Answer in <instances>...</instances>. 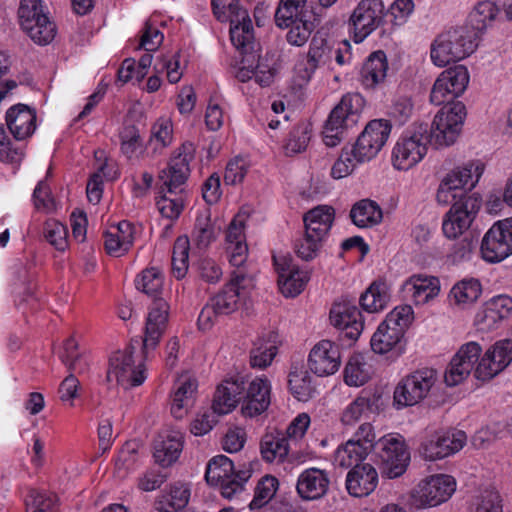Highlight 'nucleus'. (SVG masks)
Masks as SVG:
<instances>
[{
    "label": "nucleus",
    "instance_id": "c03bdc74",
    "mask_svg": "<svg viewBox=\"0 0 512 512\" xmlns=\"http://www.w3.org/2000/svg\"><path fill=\"white\" fill-rule=\"evenodd\" d=\"M308 0H279L275 11V23L279 28H288L305 17Z\"/></svg>",
    "mask_w": 512,
    "mask_h": 512
},
{
    "label": "nucleus",
    "instance_id": "e2e57ef3",
    "mask_svg": "<svg viewBox=\"0 0 512 512\" xmlns=\"http://www.w3.org/2000/svg\"><path fill=\"white\" fill-rule=\"evenodd\" d=\"M311 136V125L302 122L294 127L289 133V137L284 146L286 155H295L301 153L307 148Z\"/></svg>",
    "mask_w": 512,
    "mask_h": 512
},
{
    "label": "nucleus",
    "instance_id": "a19ab883",
    "mask_svg": "<svg viewBox=\"0 0 512 512\" xmlns=\"http://www.w3.org/2000/svg\"><path fill=\"white\" fill-rule=\"evenodd\" d=\"M190 489L187 484L177 482L167 488L157 501L160 512H178L189 502Z\"/></svg>",
    "mask_w": 512,
    "mask_h": 512
},
{
    "label": "nucleus",
    "instance_id": "6ab92c4d",
    "mask_svg": "<svg viewBox=\"0 0 512 512\" xmlns=\"http://www.w3.org/2000/svg\"><path fill=\"white\" fill-rule=\"evenodd\" d=\"M466 441L467 436L462 430L437 432L422 443L420 454L429 461L443 459L459 452Z\"/></svg>",
    "mask_w": 512,
    "mask_h": 512
},
{
    "label": "nucleus",
    "instance_id": "bf43d9fd",
    "mask_svg": "<svg viewBox=\"0 0 512 512\" xmlns=\"http://www.w3.org/2000/svg\"><path fill=\"white\" fill-rule=\"evenodd\" d=\"M364 162L358 158L357 152L352 145L345 146L331 168V176L334 179L345 178L355 170L358 164Z\"/></svg>",
    "mask_w": 512,
    "mask_h": 512
},
{
    "label": "nucleus",
    "instance_id": "4be33fe9",
    "mask_svg": "<svg viewBox=\"0 0 512 512\" xmlns=\"http://www.w3.org/2000/svg\"><path fill=\"white\" fill-rule=\"evenodd\" d=\"M274 264L278 272V285L285 297L300 294L309 280V273L299 269L291 258L274 256Z\"/></svg>",
    "mask_w": 512,
    "mask_h": 512
},
{
    "label": "nucleus",
    "instance_id": "37998d69",
    "mask_svg": "<svg viewBox=\"0 0 512 512\" xmlns=\"http://www.w3.org/2000/svg\"><path fill=\"white\" fill-rule=\"evenodd\" d=\"M277 352V335L271 332L254 343L250 352V364L254 368H266L272 363Z\"/></svg>",
    "mask_w": 512,
    "mask_h": 512
},
{
    "label": "nucleus",
    "instance_id": "72a5a7b5",
    "mask_svg": "<svg viewBox=\"0 0 512 512\" xmlns=\"http://www.w3.org/2000/svg\"><path fill=\"white\" fill-rule=\"evenodd\" d=\"M36 113L24 104H17L11 107L6 113V123L18 140L31 136L36 129Z\"/></svg>",
    "mask_w": 512,
    "mask_h": 512
},
{
    "label": "nucleus",
    "instance_id": "a211bd4d",
    "mask_svg": "<svg viewBox=\"0 0 512 512\" xmlns=\"http://www.w3.org/2000/svg\"><path fill=\"white\" fill-rule=\"evenodd\" d=\"M391 125L387 120L375 119L370 121L352 147L362 161H370L377 156L388 140Z\"/></svg>",
    "mask_w": 512,
    "mask_h": 512
},
{
    "label": "nucleus",
    "instance_id": "5701e85b",
    "mask_svg": "<svg viewBox=\"0 0 512 512\" xmlns=\"http://www.w3.org/2000/svg\"><path fill=\"white\" fill-rule=\"evenodd\" d=\"M341 364L339 346L330 340L318 342L308 357L309 369L318 376H329L336 373Z\"/></svg>",
    "mask_w": 512,
    "mask_h": 512
},
{
    "label": "nucleus",
    "instance_id": "58836bf2",
    "mask_svg": "<svg viewBox=\"0 0 512 512\" xmlns=\"http://www.w3.org/2000/svg\"><path fill=\"white\" fill-rule=\"evenodd\" d=\"M121 153L129 160H140L146 148L139 129L135 125L125 124L119 131Z\"/></svg>",
    "mask_w": 512,
    "mask_h": 512
},
{
    "label": "nucleus",
    "instance_id": "9b49d317",
    "mask_svg": "<svg viewBox=\"0 0 512 512\" xmlns=\"http://www.w3.org/2000/svg\"><path fill=\"white\" fill-rule=\"evenodd\" d=\"M378 447L382 475L388 479L402 476L411 460L404 437L397 433H389L378 440Z\"/></svg>",
    "mask_w": 512,
    "mask_h": 512
},
{
    "label": "nucleus",
    "instance_id": "aec40b11",
    "mask_svg": "<svg viewBox=\"0 0 512 512\" xmlns=\"http://www.w3.org/2000/svg\"><path fill=\"white\" fill-rule=\"evenodd\" d=\"M511 311L512 298L504 294L496 295L486 301L478 310L474 318V325L478 331H492L510 315Z\"/></svg>",
    "mask_w": 512,
    "mask_h": 512
},
{
    "label": "nucleus",
    "instance_id": "774afa93",
    "mask_svg": "<svg viewBox=\"0 0 512 512\" xmlns=\"http://www.w3.org/2000/svg\"><path fill=\"white\" fill-rule=\"evenodd\" d=\"M370 406L369 398L364 396L357 397L343 410L341 415L342 424L345 426H354L369 413Z\"/></svg>",
    "mask_w": 512,
    "mask_h": 512
},
{
    "label": "nucleus",
    "instance_id": "69168bd1",
    "mask_svg": "<svg viewBox=\"0 0 512 512\" xmlns=\"http://www.w3.org/2000/svg\"><path fill=\"white\" fill-rule=\"evenodd\" d=\"M30 39L38 45H48L51 43L57 33L56 25L50 20L49 16L41 17L31 29L25 31Z\"/></svg>",
    "mask_w": 512,
    "mask_h": 512
},
{
    "label": "nucleus",
    "instance_id": "6e6552de",
    "mask_svg": "<svg viewBox=\"0 0 512 512\" xmlns=\"http://www.w3.org/2000/svg\"><path fill=\"white\" fill-rule=\"evenodd\" d=\"M364 108V99L358 93L346 94L331 111L323 130V141L328 147L337 146L345 129L354 126Z\"/></svg>",
    "mask_w": 512,
    "mask_h": 512
},
{
    "label": "nucleus",
    "instance_id": "052dcab7",
    "mask_svg": "<svg viewBox=\"0 0 512 512\" xmlns=\"http://www.w3.org/2000/svg\"><path fill=\"white\" fill-rule=\"evenodd\" d=\"M289 388L299 401H308L315 393L312 377L307 371H295L289 375Z\"/></svg>",
    "mask_w": 512,
    "mask_h": 512
},
{
    "label": "nucleus",
    "instance_id": "8fccbe9b",
    "mask_svg": "<svg viewBox=\"0 0 512 512\" xmlns=\"http://www.w3.org/2000/svg\"><path fill=\"white\" fill-rule=\"evenodd\" d=\"M166 23L167 20L161 14H153L145 24L140 47L146 52L155 51L163 42L164 35L160 27H164Z\"/></svg>",
    "mask_w": 512,
    "mask_h": 512
},
{
    "label": "nucleus",
    "instance_id": "7ed1b4c3",
    "mask_svg": "<svg viewBox=\"0 0 512 512\" xmlns=\"http://www.w3.org/2000/svg\"><path fill=\"white\" fill-rule=\"evenodd\" d=\"M140 348L138 341L131 344L122 351L112 354L109 360L107 380L116 383L124 390L141 386L147 379V368L144 363V354L148 351Z\"/></svg>",
    "mask_w": 512,
    "mask_h": 512
},
{
    "label": "nucleus",
    "instance_id": "2f4dec72",
    "mask_svg": "<svg viewBox=\"0 0 512 512\" xmlns=\"http://www.w3.org/2000/svg\"><path fill=\"white\" fill-rule=\"evenodd\" d=\"M95 159L97 162L96 172L92 174L87 183V198L89 202L97 204L103 192V179L115 180L118 178V169L114 163H110L103 150L95 152Z\"/></svg>",
    "mask_w": 512,
    "mask_h": 512
},
{
    "label": "nucleus",
    "instance_id": "20e7f679",
    "mask_svg": "<svg viewBox=\"0 0 512 512\" xmlns=\"http://www.w3.org/2000/svg\"><path fill=\"white\" fill-rule=\"evenodd\" d=\"M414 312L410 305L395 307L378 326L371 337L372 350L380 355L392 353L398 356L402 353V339L405 330L412 323Z\"/></svg>",
    "mask_w": 512,
    "mask_h": 512
},
{
    "label": "nucleus",
    "instance_id": "f8f14e48",
    "mask_svg": "<svg viewBox=\"0 0 512 512\" xmlns=\"http://www.w3.org/2000/svg\"><path fill=\"white\" fill-rule=\"evenodd\" d=\"M465 116L466 108L460 101L442 107L429 127L435 145L447 147L454 144L462 130Z\"/></svg>",
    "mask_w": 512,
    "mask_h": 512
},
{
    "label": "nucleus",
    "instance_id": "e433bc0d",
    "mask_svg": "<svg viewBox=\"0 0 512 512\" xmlns=\"http://www.w3.org/2000/svg\"><path fill=\"white\" fill-rule=\"evenodd\" d=\"M481 293L482 285L478 279L465 278L452 287L449 300L459 309H466L479 299Z\"/></svg>",
    "mask_w": 512,
    "mask_h": 512
},
{
    "label": "nucleus",
    "instance_id": "0eeeda50",
    "mask_svg": "<svg viewBox=\"0 0 512 512\" xmlns=\"http://www.w3.org/2000/svg\"><path fill=\"white\" fill-rule=\"evenodd\" d=\"M251 477L248 469L236 471L230 458L217 455L207 464L205 479L211 486L218 487L221 495L231 500L244 490V485Z\"/></svg>",
    "mask_w": 512,
    "mask_h": 512
},
{
    "label": "nucleus",
    "instance_id": "f03ea898",
    "mask_svg": "<svg viewBox=\"0 0 512 512\" xmlns=\"http://www.w3.org/2000/svg\"><path fill=\"white\" fill-rule=\"evenodd\" d=\"M477 32L469 26L452 27L439 33L430 45L431 62L439 68L470 56L477 48Z\"/></svg>",
    "mask_w": 512,
    "mask_h": 512
},
{
    "label": "nucleus",
    "instance_id": "0e129e2a",
    "mask_svg": "<svg viewBox=\"0 0 512 512\" xmlns=\"http://www.w3.org/2000/svg\"><path fill=\"white\" fill-rule=\"evenodd\" d=\"M404 378L425 399L437 381V373L434 369L422 368L408 374Z\"/></svg>",
    "mask_w": 512,
    "mask_h": 512
},
{
    "label": "nucleus",
    "instance_id": "412c9836",
    "mask_svg": "<svg viewBox=\"0 0 512 512\" xmlns=\"http://www.w3.org/2000/svg\"><path fill=\"white\" fill-rule=\"evenodd\" d=\"M330 322L352 341L358 339L364 328L361 312L355 305L347 301L333 304L330 310Z\"/></svg>",
    "mask_w": 512,
    "mask_h": 512
},
{
    "label": "nucleus",
    "instance_id": "f704fd0d",
    "mask_svg": "<svg viewBox=\"0 0 512 512\" xmlns=\"http://www.w3.org/2000/svg\"><path fill=\"white\" fill-rule=\"evenodd\" d=\"M182 449L183 441L179 433H161L154 441L153 457L157 464L168 467L179 458Z\"/></svg>",
    "mask_w": 512,
    "mask_h": 512
},
{
    "label": "nucleus",
    "instance_id": "49530a36",
    "mask_svg": "<svg viewBox=\"0 0 512 512\" xmlns=\"http://www.w3.org/2000/svg\"><path fill=\"white\" fill-rule=\"evenodd\" d=\"M372 375V367L361 354L351 356L344 369V381L349 386L364 385Z\"/></svg>",
    "mask_w": 512,
    "mask_h": 512
},
{
    "label": "nucleus",
    "instance_id": "a878e982",
    "mask_svg": "<svg viewBox=\"0 0 512 512\" xmlns=\"http://www.w3.org/2000/svg\"><path fill=\"white\" fill-rule=\"evenodd\" d=\"M329 485V473L326 470L311 467L299 474L296 491L303 500L314 501L323 498L327 494Z\"/></svg>",
    "mask_w": 512,
    "mask_h": 512
},
{
    "label": "nucleus",
    "instance_id": "1a4fd4ad",
    "mask_svg": "<svg viewBox=\"0 0 512 512\" xmlns=\"http://www.w3.org/2000/svg\"><path fill=\"white\" fill-rule=\"evenodd\" d=\"M484 170L485 164L481 160H470L454 168L439 184L436 194L438 203L447 205L457 197H463V190L473 189Z\"/></svg>",
    "mask_w": 512,
    "mask_h": 512
},
{
    "label": "nucleus",
    "instance_id": "bb28decb",
    "mask_svg": "<svg viewBox=\"0 0 512 512\" xmlns=\"http://www.w3.org/2000/svg\"><path fill=\"white\" fill-rule=\"evenodd\" d=\"M139 233L140 227L126 220L111 226L105 233L106 252L113 257L123 256L133 246Z\"/></svg>",
    "mask_w": 512,
    "mask_h": 512
},
{
    "label": "nucleus",
    "instance_id": "864d4df0",
    "mask_svg": "<svg viewBox=\"0 0 512 512\" xmlns=\"http://www.w3.org/2000/svg\"><path fill=\"white\" fill-rule=\"evenodd\" d=\"M370 454L357 443L348 440L340 445L334 453V463L340 467L349 468L356 465H362V461Z\"/></svg>",
    "mask_w": 512,
    "mask_h": 512
},
{
    "label": "nucleus",
    "instance_id": "ddd939ff",
    "mask_svg": "<svg viewBox=\"0 0 512 512\" xmlns=\"http://www.w3.org/2000/svg\"><path fill=\"white\" fill-rule=\"evenodd\" d=\"M480 252L489 263H498L512 255V217L495 222L484 234Z\"/></svg>",
    "mask_w": 512,
    "mask_h": 512
},
{
    "label": "nucleus",
    "instance_id": "603ef678",
    "mask_svg": "<svg viewBox=\"0 0 512 512\" xmlns=\"http://www.w3.org/2000/svg\"><path fill=\"white\" fill-rule=\"evenodd\" d=\"M240 19L230 23L231 42L237 49H244L254 40V30L248 12H240Z\"/></svg>",
    "mask_w": 512,
    "mask_h": 512
},
{
    "label": "nucleus",
    "instance_id": "c756f323",
    "mask_svg": "<svg viewBox=\"0 0 512 512\" xmlns=\"http://www.w3.org/2000/svg\"><path fill=\"white\" fill-rule=\"evenodd\" d=\"M271 385L266 378L256 377L246 390L241 411L246 417H254L263 413L270 405Z\"/></svg>",
    "mask_w": 512,
    "mask_h": 512
},
{
    "label": "nucleus",
    "instance_id": "4468645a",
    "mask_svg": "<svg viewBox=\"0 0 512 512\" xmlns=\"http://www.w3.org/2000/svg\"><path fill=\"white\" fill-rule=\"evenodd\" d=\"M480 200L473 195H465L455 202L445 213L442 232L448 239H456L471 226L480 209Z\"/></svg>",
    "mask_w": 512,
    "mask_h": 512
},
{
    "label": "nucleus",
    "instance_id": "b1692460",
    "mask_svg": "<svg viewBox=\"0 0 512 512\" xmlns=\"http://www.w3.org/2000/svg\"><path fill=\"white\" fill-rule=\"evenodd\" d=\"M192 160L191 144H183L177 154L171 159L169 167L160 174V180L168 193L173 194L182 190V185L190 174V161Z\"/></svg>",
    "mask_w": 512,
    "mask_h": 512
},
{
    "label": "nucleus",
    "instance_id": "6e6d98bb",
    "mask_svg": "<svg viewBox=\"0 0 512 512\" xmlns=\"http://www.w3.org/2000/svg\"><path fill=\"white\" fill-rule=\"evenodd\" d=\"M48 16L42 0H21L18 9L19 24L25 32L38 22L41 17Z\"/></svg>",
    "mask_w": 512,
    "mask_h": 512
},
{
    "label": "nucleus",
    "instance_id": "338daca9",
    "mask_svg": "<svg viewBox=\"0 0 512 512\" xmlns=\"http://www.w3.org/2000/svg\"><path fill=\"white\" fill-rule=\"evenodd\" d=\"M424 398L409 385L403 377L396 385L393 393V405L397 409L414 406L420 403Z\"/></svg>",
    "mask_w": 512,
    "mask_h": 512
},
{
    "label": "nucleus",
    "instance_id": "09e8293b",
    "mask_svg": "<svg viewBox=\"0 0 512 512\" xmlns=\"http://www.w3.org/2000/svg\"><path fill=\"white\" fill-rule=\"evenodd\" d=\"M289 452L288 439L277 433L266 434L261 441V454L267 462H282Z\"/></svg>",
    "mask_w": 512,
    "mask_h": 512
},
{
    "label": "nucleus",
    "instance_id": "680f3d73",
    "mask_svg": "<svg viewBox=\"0 0 512 512\" xmlns=\"http://www.w3.org/2000/svg\"><path fill=\"white\" fill-rule=\"evenodd\" d=\"M43 234L46 241L56 250L64 252L68 244V229L56 219H48L44 223Z\"/></svg>",
    "mask_w": 512,
    "mask_h": 512
},
{
    "label": "nucleus",
    "instance_id": "9d476101",
    "mask_svg": "<svg viewBox=\"0 0 512 512\" xmlns=\"http://www.w3.org/2000/svg\"><path fill=\"white\" fill-rule=\"evenodd\" d=\"M456 490L455 479L447 474L431 475L411 491L409 506L415 509L436 507L448 501Z\"/></svg>",
    "mask_w": 512,
    "mask_h": 512
},
{
    "label": "nucleus",
    "instance_id": "dca6fc26",
    "mask_svg": "<svg viewBox=\"0 0 512 512\" xmlns=\"http://www.w3.org/2000/svg\"><path fill=\"white\" fill-rule=\"evenodd\" d=\"M250 212L249 207H242L230 222L226 232L229 263L237 269H245L248 257L245 228Z\"/></svg>",
    "mask_w": 512,
    "mask_h": 512
},
{
    "label": "nucleus",
    "instance_id": "39448f33",
    "mask_svg": "<svg viewBox=\"0 0 512 512\" xmlns=\"http://www.w3.org/2000/svg\"><path fill=\"white\" fill-rule=\"evenodd\" d=\"M335 218V210L328 205H319L303 217L305 233L296 244L297 255L309 261L314 259L326 240Z\"/></svg>",
    "mask_w": 512,
    "mask_h": 512
},
{
    "label": "nucleus",
    "instance_id": "f257e3e1",
    "mask_svg": "<svg viewBox=\"0 0 512 512\" xmlns=\"http://www.w3.org/2000/svg\"><path fill=\"white\" fill-rule=\"evenodd\" d=\"M511 362L512 340H499L485 352L478 342L470 341L453 356L444 379L448 386H456L474 372L477 380L487 382L503 372Z\"/></svg>",
    "mask_w": 512,
    "mask_h": 512
},
{
    "label": "nucleus",
    "instance_id": "473e14b6",
    "mask_svg": "<svg viewBox=\"0 0 512 512\" xmlns=\"http://www.w3.org/2000/svg\"><path fill=\"white\" fill-rule=\"evenodd\" d=\"M244 390V382L240 377H231L222 381L218 385L212 408L215 413L225 415L233 411L239 401L240 395Z\"/></svg>",
    "mask_w": 512,
    "mask_h": 512
},
{
    "label": "nucleus",
    "instance_id": "f3484780",
    "mask_svg": "<svg viewBox=\"0 0 512 512\" xmlns=\"http://www.w3.org/2000/svg\"><path fill=\"white\" fill-rule=\"evenodd\" d=\"M384 9L382 0H361L357 4L349 19L356 43H361L377 29L383 20Z\"/></svg>",
    "mask_w": 512,
    "mask_h": 512
},
{
    "label": "nucleus",
    "instance_id": "de8ad7c7",
    "mask_svg": "<svg viewBox=\"0 0 512 512\" xmlns=\"http://www.w3.org/2000/svg\"><path fill=\"white\" fill-rule=\"evenodd\" d=\"M10 292L18 306L32 305L36 302L35 285L30 281L25 268H21L13 278Z\"/></svg>",
    "mask_w": 512,
    "mask_h": 512
},
{
    "label": "nucleus",
    "instance_id": "13d9d810",
    "mask_svg": "<svg viewBox=\"0 0 512 512\" xmlns=\"http://www.w3.org/2000/svg\"><path fill=\"white\" fill-rule=\"evenodd\" d=\"M279 487L277 478L271 475L262 477L254 491V497L249 504L251 510L260 509L267 505L275 496Z\"/></svg>",
    "mask_w": 512,
    "mask_h": 512
},
{
    "label": "nucleus",
    "instance_id": "3c124183",
    "mask_svg": "<svg viewBox=\"0 0 512 512\" xmlns=\"http://www.w3.org/2000/svg\"><path fill=\"white\" fill-rule=\"evenodd\" d=\"M137 290L156 299L162 292L164 286V275L156 267H149L142 270L135 279Z\"/></svg>",
    "mask_w": 512,
    "mask_h": 512
},
{
    "label": "nucleus",
    "instance_id": "5fc2aeb1",
    "mask_svg": "<svg viewBox=\"0 0 512 512\" xmlns=\"http://www.w3.org/2000/svg\"><path fill=\"white\" fill-rule=\"evenodd\" d=\"M140 445L136 441L126 442L118 453L115 468L119 477H125L130 471L137 468L140 463Z\"/></svg>",
    "mask_w": 512,
    "mask_h": 512
},
{
    "label": "nucleus",
    "instance_id": "c85d7f7f",
    "mask_svg": "<svg viewBox=\"0 0 512 512\" xmlns=\"http://www.w3.org/2000/svg\"><path fill=\"white\" fill-rule=\"evenodd\" d=\"M378 481L376 468L370 463H363L349 470L346 475L345 486L351 496L365 497L376 489Z\"/></svg>",
    "mask_w": 512,
    "mask_h": 512
},
{
    "label": "nucleus",
    "instance_id": "cd10ccee",
    "mask_svg": "<svg viewBox=\"0 0 512 512\" xmlns=\"http://www.w3.org/2000/svg\"><path fill=\"white\" fill-rule=\"evenodd\" d=\"M402 291L415 305H424L438 296L440 281L434 276L414 274L403 283Z\"/></svg>",
    "mask_w": 512,
    "mask_h": 512
},
{
    "label": "nucleus",
    "instance_id": "4c0bfd02",
    "mask_svg": "<svg viewBox=\"0 0 512 512\" xmlns=\"http://www.w3.org/2000/svg\"><path fill=\"white\" fill-rule=\"evenodd\" d=\"M388 63L383 51L373 52L361 70V82L368 89L382 83L386 77Z\"/></svg>",
    "mask_w": 512,
    "mask_h": 512
},
{
    "label": "nucleus",
    "instance_id": "a18cd8bd",
    "mask_svg": "<svg viewBox=\"0 0 512 512\" xmlns=\"http://www.w3.org/2000/svg\"><path fill=\"white\" fill-rule=\"evenodd\" d=\"M390 301L389 288L384 282H373L360 297L361 307L369 312L376 313L388 305Z\"/></svg>",
    "mask_w": 512,
    "mask_h": 512
},
{
    "label": "nucleus",
    "instance_id": "423d86ee",
    "mask_svg": "<svg viewBox=\"0 0 512 512\" xmlns=\"http://www.w3.org/2000/svg\"><path fill=\"white\" fill-rule=\"evenodd\" d=\"M431 140L427 123L413 124L401 134L392 149L393 167L406 171L417 165L427 154Z\"/></svg>",
    "mask_w": 512,
    "mask_h": 512
},
{
    "label": "nucleus",
    "instance_id": "2eb2a0df",
    "mask_svg": "<svg viewBox=\"0 0 512 512\" xmlns=\"http://www.w3.org/2000/svg\"><path fill=\"white\" fill-rule=\"evenodd\" d=\"M253 287V280L245 269H235L231 272V278L224 288L213 298L211 303L218 313L230 314L234 312L241 299Z\"/></svg>",
    "mask_w": 512,
    "mask_h": 512
},
{
    "label": "nucleus",
    "instance_id": "79ce46f5",
    "mask_svg": "<svg viewBox=\"0 0 512 512\" xmlns=\"http://www.w3.org/2000/svg\"><path fill=\"white\" fill-rule=\"evenodd\" d=\"M498 14L499 8L494 2L480 1L470 12L465 26H469L470 30L477 32L479 39L480 34L492 25Z\"/></svg>",
    "mask_w": 512,
    "mask_h": 512
},
{
    "label": "nucleus",
    "instance_id": "ea45409f",
    "mask_svg": "<svg viewBox=\"0 0 512 512\" xmlns=\"http://www.w3.org/2000/svg\"><path fill=\"white\" fill-rule=\"evenodd\" d=\"M350 218L357 227L370 228L378 225L382 221L383 214L376 202L363 199L352 206Z\"/></svg>",
    "mask_w": 512,
    "mask_h": 512
},
{
    "label": "nucleus",
    "instance_id": "c9c22d12",
    "mask_svg": "<svg viewBox=\"0 0 512 512\" xmlns=\"http://www.w3.org/2000/svg\"><path fill=\"white\" fill-rule=\"evenodd\" d=\"M174 139L173 123L169 116L163 115L155 120L150 129L147 143V155L156 157L162 155Z\"/></svg>",
    "mask_w": 512,
    "mask_h": 512
},
{
    "label": "nucleus",
    "instance_id": "4d7b16f0",
    "mask_svg": "<svg viewBox=\"0 0 512 512\" xmlns=\"http://www.w3.org/2000/svg\"><path fill=\"white\" fill-rule=\"evenodd\" d=\"M190 240L187 235L179 236L174 244L172 254V273L175 278L182 279L188 272Z\"/></svg>",
    "mask_w": 512,
    "mask_h": 512
},
{
    "label": "nucleus",
    "instance_id": "393cba45",
    "mask_svg": "<svg viewBox=\"0 0 512 512\" xmlns=\"http://www.w3.org/2000/svg\"><path fill=\"white\" fill-rule=\"evenodd\" d=\"M168 319V303L164 299L154 300L146 318L145 337L141 345L144 350L155 349L167 328Z\"/></svg>",
    "mask_w": 512,
    "mask_h": 512
},
{
    "label": "nucleus",
    "instance_id": "7c9ffc66",
    "mask_svg": "<svg viewBox=\"0 0 512 512\" xmlns=\"http://www.w3.org/2000/svg\"><path fill=\"white\" fill-rule=\"evenodd\" d=\"M192 411V374L181 373L175 381L170 400V413L176 420L189 417Z\"/></svg>",
    "mask_w": 512,
    "mask_h": 512
}]
</instances>
